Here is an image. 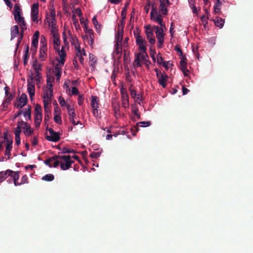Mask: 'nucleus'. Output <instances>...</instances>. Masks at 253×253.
Segmentation results:
<instances>
[{
  "mask_svg": "<svg viewBox=\"0 0 253 253\" xmlns=\"http://www.w3.org/2000/svg\"><path fill=\"white\" fill-rule=\"evenodd\" d=\"M91 106L92 109L98 108L99 107L98 98L96 96H91Z\"/></svg>",
  "mask_w": 253,
  "mask_h": 253,
  "instance_id": "obj_20",
  "label": "nucleus"
},
{
  "mask_svg": "<svg viewBox=\"0 0 253 253\" xmlns=\"http://www.w3.org/2000/svg\"><path fill=\"white\" fill-rule=\"evenodd\" d=\"M85 37H86V41L88 44L91 46H92L94 43V36L93 33L90 35H85Z\"/></svg>",
  "mask_w": 253,
  "mask_h": 253,
  "instance_id": "obj_27",
  "label": "nucleus"
},
{
  "mask_svg": "<svg viewBox=\"0 0 253 253\" xmlns=\"http://www.w3.org/2000/svg\"><path fill=\"white\" fill-rule=\"evenodd\" d=\"M53 96V89H47L45 90L43 95V98L51 100Z\"/></svg>",
  "mask_w": 253,
  "mask_h": 253,
  "instance_id": "obj_19",
  "label": "nucleus"
},
{
  "mask_svg": "<svg viewBox=\"0 0 253 253\" xmlns=\"http://www.w3.org/2000/svg\"><path fill=\"white\" fill-rule=\"evenodd\" d=\"M21 128H20L19 127H16L15 128V130H14V134L15 135H20V133L21 132Z\"/></svg>",
  "mask_w": 253,
  "mask_h": 253,
  "instance_id": "obj_64",
  "label": "nucleus"
},
{
  "mask_svg": "<svg viewBox=\"0 0 253 253\" xmlns=\"http://www.w3.org/2000/svg\"><path fill=\"white\" fill-rule=\"evenodd\" d=\"M214 23L217 27L221 28L223 26L224 20L220 17H217L214 20Z\"/></svg>",
  "mask_w": 253,
  "mask_h": 253,
  "instance_id": "obj_22",
  "label": "nucleus"
},
{
  "mask_svg": "<svg viewBox=\"0 0 253 253\" xmlns=\"http://www.w3.org/2000/svg\"><path fill=\"white\" fill-rule=\"evenodd\" d=\"M58 101L59 102V104L61 106H64L66 105V102L64 100V99L62 96H59L58 98Z\"/></svg>",
  "mask_w": 253,
  "mask_h": 253,
  "instance_id": "obj_56",
  "label": "nucleus"
},
{
  "mask_svg": "<svg viewBox=\"0 0 253 253\" xmlns=\"http://www.w3.org/2000/svg\"><path fill=\"white\" fill-rule=\"evenodd\" d=\"M31 106H29L28 107L27 110L24 112L22 113V114L24 115V116L25 118H27L29 120H31Z\"/></svg>",
  "mask_w": 253,
  "mask_h": 253,
  "instance_id": "obj_26",
  "label": "nucleus"
},
{
  "mask_svg": "<svg viewBox=\"0 0 253 253\" xmlns=\"http://www.w3.org/2000/svg\"><path fill=\"white\" fill-rule=\"evenodd\" d=\"M7 178L6 170L0 172V182H2Z\"/></svg>",
  "mask_w": 253,
  "mask_h": 253,
  "instance_id": "obj_36",
  "label": "nucleus"
},
{
  "mask_svg": "<svg viewBox=\"0 0 253 253\" xmlns=\"http://www.w3.org/2000/svg\"><path fill=\"white\" fill-rule=\"evenodd\" d=\"M134 62L135 63V66L137 67L141 66V63H140V59L139 57V55L138 54H136V57L134 60Z\"/></svg>",
  "mask_w": 253,
  "mask_h": 253,
  "instance_id": "obj_45",
  "label": "nucleus"
},
{
  "mask_svg": "<svg viewBox=\"0 0 253 253\" xmlns=\"http://www.w3.org/2000/svg\"><path fill=\"white\" fill-rule=\"evenodd\" d=\"M157 78L159 84L161 85L163 88H165L167 86V81L168 78V76L164 73L163 74L159 76Z\"/></svg>",
  "mask_w": 253,
  "mask_h": 253,
  "instance_id": "obj_13",
  "label": "nucleus"
},
{
  "mask_svg": "<svg viewBox=\"0 0 253 253\" xmlns=\"http://www.w3.org/2000/svg\"><path fill=\"white\" fill-rule=\"evenodd\" d=\"M14 19L15 20L18 24L20 23L21 21H23L24 20V17H22L21 15H14Z\"/></svg>",
  "mask_w": 253,
  "mask_h": 253,
  "instance_id": "obj_46",
  "label": "nucleus"
},
{
  "mask_svg": "<svg viewBox=\"0 0 253 253\" xmlns=\"http://www.w3.org/2000/svg\"><path fill=\"white\" fill-rule=\"evenodd\" d=\"M132 107V113L134 115H136L138 113V109L136 106V105L134 104L131 105Z\"/></svg>",
  "mask_w": 253,
  "mask_h": 253,
  "instance_id": "obj_47",
  "label": "nucleus"
},
{
  "mask_svg": "<svg viewBox=\"0 0 253 253\" xmlns=\"http://www.w3.org/2000/svg\"><path fill=\"white\" fill-rule=\"evenodd\" d=\"M36 76L34 77V80L35 79V81L37 82V84H41V76L40 73H35Z\"/></svg>",
  "mask_w": 253,
  "mask_h": 253,
  "instance_id": "obj_42",
  "label": "nucleus"
},
{
  "mask_svg": "<svg viewBox=\"0 0 253 253\" xmlns=\"http://www.w3.org/2000/svg\"><path fill=\"white\" fill-rule=\"evenodd\" d=\"M63 66H61V63L57 64L55 66L54 72H61V68Z\"/></svg>",
  "mask_w": 253,
  "mask_h": 253,
  "instance_id": "obj_55",
  "label": "nucleus"
},
{
  "mask_svg": "<svg viewBox=\"0 0 253 253\" xmlns=\"http://www.w3.org/2000/svg\"><path fill=\"white\" fill-rule=\"evenodd\" d=\"M84 98L82 95H79L78 99V103L79 105L81 106L84 102Z\"/></svg>",
  "mask_w": 253,
  "mask_h": 253,
  "instance_id": "obj_62",
  "label": "nucleus"
},
{
  "mask_svg": "<svg viewBox=\"0 0 253 253\" xmlns=\"http://www.w3.org/2000/svg\"><path fill=\"white\" fill-rule=\"evenodd\" d=\"M27 89L29 94L30 97L31 99H33L35 95V83L34 82V77L32 75L29 76L27 79Z\"/></svg>",
  "mask_w": 253,
  "mask_h": 253,
  "instance_id": "obj_4",
  "label": "nucleus"
},
{
  "mask_svg": "<svg viewBox=\"0 0 253 253\" xmlns=\"http://www.w3.org/2000/svg\"><path fill=\"white\" fill-rule=\"evenodd\" d=\"M156 53L155 50L154 49H152V47H150V56H151V58H152L153 61L154 62L156 61V57L155 56V55Z\"/></svg>",
  "mask_w": 253,
  "mask_h": 253,
  "instance_id": "obj_44",
  "label": "nucleus"
},
{
  "mask_svg": "<svg viewBox=\"0 0 253 253\" xmlns=\"http://www.w3.org/2000/svg\"><path fill=\"white\" fill-rule=\"evenodd\" d=\"M145 29V34L146 37L149 42L151 44H153L155 43V39L154 36L153 30L150 27V25H146L144 27Z\"/></svg>",
  "mask_w": 253,
  "mask_h": 253,
  "instance_id": "obj_7",
  "label": "nucleus"
},
{
  "mask_svg": "<svg viewBox=\"0 0 253 253\" xmlns=\"http://www.w3.org/2000/svg\"><path fill=\"white\" fill-rule=\"evenodd\" d=\"M83 27L84 29V31L87 34L86 35H90L93 33L92 29L88 28L86 23H84Z\"/></svg>",
  "mask_w": 253,
  "mask_h": 253,
  "instance_id": "obj_34",
  "label": "nucleus"
},
{
  "mask_svg": "<svg viewBox=\"0 0 253 253\" xmlns=\"http://www.w3.org/2000/svg\"><path fill=\"white\" fill-rule=\"evenodd\" d=\"M117 42L119 43H122L123 40V29L118 28L117 34L116 37Z\"/></svg>",
  "mask_w": 253,
  "mask_h": 253,
  "instance_id": "obj_18",
  "label": "nucleus"
},
{
  "mask_svg": "<svg viewBox=\"0 0 253 253\" xmlns=\"http://www.w3.org/2000/svg\"><path fill=\"white\" fill-rule=\"evenodd\" d=\"M54 178V176L52 174H47L43 176L42 179L44 181H51L53 180Z\"/></svg>",
  "mask_w": 253,
  "mask_h": 253,
  "instance_id": "obj_30",
  "label": "nucleus"
},
{
  "mask_svg": "<svg viewBox=\"0 0 253 253\" xmlns=\"http://www.w3.org/2000/svg\"><path fill=\"white\" fill-rule=\"evenodd\" d=\"M50 116L51 115H50V113H49L44 114V122L45 124H48Z\"/></svg>",
  "mask_w": 253,
  "mask_h": 253,
  "instance_id": "obj_49",
  "label": "nucleus"
},
{
  "mask_svg": "<svg viewBox=\"0 0 253 253\" xmlns=\"http://www.w3.org/2000/svg\"><path fill=\"white\" fill-rule=\"evenodd\" d=\"M71 42L72 44H74L75 46V48H76V46L79 45V41L77 37H73L71 39Z\"/></svg>",
  "mask_w": 253,
  "mask_h": 253,
  "instance_id": "obj_38",
  "label": "nucleus"
},
{
  "mask_svg": "<svg viewBox=\"0 0 253 253\" xmlns=\"http://www.w3.org/2000/svg\"><path fill=\"white\" fill-rule=\"evenodd\" d=\"M16 171H14L12 170H10V169H7L6 170V173H7V177L8 176H10L11 178H12V179H13V176H14V173H15Z\"/></svg>",
  "mask_w": 253,
  "mask_h": 253,
  "instance_id": "obj_57",
  "label": "nucleus"
},
{
  "mask_svg": "<svg viewBox=\"0 0 253 253\" xmlns=\"http://www.w3.org/2000/svg\"><path fill=\"white\" fill-rule=\"evenodd\" d=\"M53 42L54 48L55 50H57L60 48V41L59 36L57 33L53 34Z\"/></svg>",
  "mask_w": 253,
  "mask_h": 253,
  "instance_id": "obj_14",
  "label": "nucleus"
},
{
  "mask_svg": "<svg viewBox=\"0 0 253 253\" xmlns=\"http://www.w3.org/2000/svg\"><path fill=\"white\" fill-rule=\"evenodd\" d=\"M42 109L40 105L37 104L35 108V115H42Z\"/></svg>",
  "mask_w": 253,
  "mask_h": 253,
  "instance_id": "obj_32",
  "label": "nucleus"
},
{
  "mask_svg": "<svg viewBox=\"0 0 253 253\" xmlns=\"http://www.w3.org/2000/svg\"><path fill=\"white\" fill-rule=\"evenodd\" d=\"M50 135L45 137L46 140L52 142H57L60 139V134L55 131L52 128L48 129Z\"/></svg>",
  "mask_w": 253,
  "mask_h": 253,
  "instance_id": "obj_6",
  "label": "nucleus"
},
{
  "mask_svg": "<svg viewBox=\"0 0 253 253\" xmlns=\"http://www.w3.org/2000/svg\"><path fill=\"white\" fill-rule=\"evenodd\" d=\"M128 41H129L128 37H126L125 38V39L124 40V41L123 42V44H122L123 45L124 48H128Z\"/></svg>",
  "mask_w": 253,
  "mask_h": 253,
  "instance_id": "obj_54",
  "label": "nucleus"
},
{
  "mask_svg": "<svg viewBox=\"0 0 253 253\" xmlns=\"http://www.w3.org/2000/svg\"><path fill=\"white\" fill-rule=\"evenodd\" d=\"M154 29L156 30L155 34L158 39L157 46L158 48H162L164 42V30L162 28H160L158 26H155Z\"/></svg>",
  "mask_w": 253,
  "mask_h": 253,
  "instance_id": "obj_2",
  "label": "nucleus"
},
{
  "mask_svg": "<svg viewBox=\"0 0 253 253\" xmlns=\"http://www.w3.org/2000/svg\"><path fill=\"white\" fill-rule=\"evenodd\" d=\"M67 109L68 110V114L69 115V120L72 123V124L74 125H77L80 123V121H78L77 123L75 120V118L76 117V114L75 113V110L73 108H71L70 105H66Z\"/></svg>",
  "mask_w": 253,
  "mask_h": 253,
  "instance_id": "obj_10",
  "label": "nucleus"
},
{
  "mask_svg": "<svg viewBox=\"0 0 253 253\" xmlns=\"http://www.w3.org/2000/svg\"><path fill=\"white\" fill-rule=\"evenodd\" d=\"M222 3V0H217L215 5L214 6V10L215 13H219L220 12V6Z\"/></svg>",
  "mask_w": 253,
  "mask_h": 253,
  "instance_id": "obj_28",
  "label": "nucleus"
},
{
  "mask_svg": "<svg viewBox=\"0 0 253 253\" xmlns=\"http://www.w3.org/2000/svg\"><path fill=\"white\" fill-rule=\"evenodd\" d=\"M65 162V163H61L60 164V168L63 170L70 169L71 167L72 164L74 163V161L71 160V159Z\"/></svg>",
  "mask_w": 253,
  "mask_h": 253,
  "instance_id": "obj_15",
  "label": "nucleus"
},
{
  "mask_svg": "<svg viewBox=\"0 0 253 253\" xmlns=\"http://www.w3.org/2000/svg\"><path fill=\"white\" fill-rule=\"evenodd\" d=\"M125 25V22L124 21V19H122L120 21L118 28L123 29V31H124V27Z\"/></svg>",
  "mask_w": 253,
  "mask_h": 253,
  "instance_id": "obj_61",
  "label": "nucleus"
},
{
  "mask_svg": "<svg viewBox=\"0 0 253 253\" xmlns=\"http://www.w3.org/2000/svg\"><path fill=\"white\" fill-rule=\"evenodd\" d=\"M19 28L17 25H15L11 28V38H15L19 35Z\"/></svg>",
  "mask_w": 253,
  "mask_h": 253,
  "instance_id": "obj_21",
  "label": "nucleus"
},
{
  "mask_svg": "<svg viewBox=\"0 0 253 253\" xmlns=\"http://www.w3.org/2000/svg\"><path fill=\"white\" fill-rule=\"evenodd\" d=\"M122 43H119L116 42L115 44V53L118 56L117 58L119 59L121 58L122 54Z\"/></svg>",
  "mask_w": 253,
  "mask_h": 253,
  "instance_id": "obj_17",
  "label": "nucleus"
},
{
  "mask_svg": "<svg viewBox=\"0 0 253 253\" xmlns=\"http://www.w3.org/2000/svg\"><path fill=\"white\" fill-rule=\"evenodd\" d=\"M27 102V96L25 93H22L18 100V103L19 104H24L26 105Z\"/></svg>",
  "mask_w": 253,
  "mask_h": 253,
  "instance_id": "obj_23",
  "label": "nucleus"
},
{
  "mask_svg": "<svg viewBox=\"0 0 253 253\" xmlns=\"http://www.w3.org/2000/svg\"><path fill=\"white\" fill-rule=\"evenodd\" d=\"M40 43L41 47H47L45 38L42 35L41 37Z\"/></svg>",
  "mask_w": 253,
  "mask_h": 253,
  "instance_id": "obj_40",
  "label": "nucleus"
},
{
  "mask_svg": "<svg viewBox=\"0 0 253 253\" xmlns=\"http://www.w3.org/2000/svg\"><path fill=\"white\" fill-rule=\"evenodd\" d=\"M46 84L47 85V89H53L52 88V81L51 80V79L50 78H47V81H46Z\"/></svg>",
  "mask_w": 253,
  "mask_h": 253,
  "instance_id": "obj_48",
  "label": "nucleus"
},
{
  "mask_svg": "<svg viewBox=\"0 0 253 253\" xmlns=\"http://www.w3.org/2000/svg\"><path fill=\"white\" fill-rule=\"evenodd\" d=\"M39 3H34L31 8V17L33 22H38Z\"/></svg>",
  "mask_w": 253,
  "mask_h": 253,
  "instance_id": "obj_9",
  "label": "nucleus"
},
{
  "mask_svg": "<svg viewBox=\"0 0 253 253\" xmlns=\"http://www.w3.org/2000/svg\"><path fill=\"white\" fill-rule=\"evenodd\" d=\"M47 47H40L39 58L42 61H44L47 56Z\"/></svg>",
  "mask_w": 253,
  "mask_h": 253,
  "instance_id": "obj_16",
  "label": "nucleus"
},
{
  "mask_svg": "<svg viewBox=\"0 0 253 253\" xmlns=\"http://www.w3.org/2000/svg\"><path fill=\"white\" fill-rule=\"evenodd\" d=\"M21 9L20 7V6L17 4H16L14 5V12H13V15H21Z\"/></svg>",
  "mask_w": 253,
  "mask_h": 253,
  "instance_id": "obj_31",
  "label": "nucleus"
},
{
  "mask_svg": "<svg viewBox=\"0 0 253 253\" xmlns=\"http://www.w3.org/2000/svg\"><path fill=\"white\" fill-rule=\"evenodd\" d=\"M71 157L70 155H63V156H60L59 159H62L64 160V161H66L69 159H70Z\"/></svg>",
  "mask_w": 253,
  "mask_h": 253,
  "instance_id": "obj_63",
  "label": "nucleus"
},
{
  "mask_svg": "<svg viewBox=\"0 0 253 253\" xmlns=\"http://www.w3.org/2000/svg\"><path fill=\"white\" fill-rule=\"evenodd\" d=\"M160 10L161 11L163 15H167L168 9L166 7V5H169L170 4L169 0H164L163 1H160Z\"/></svg>",
  "mask_w": 253,
  "mask_h": 253,
  "instance_id": "obj_12",
  "label": "nucleus"
},
{
  "mask_svg": "<svg viewBox=\"0 0 253 253\" xmlns=\"http://www.w3.org/2000/svg\"><path fill=\"white\" fill-rule=\"evenodd\" d=\"M54 120L55 122L58 124H62V119L61 117L60 116V115L56 114L54 116Z\"/></svg>",
  "mask_w": 253,
  "mask_h": 253,
  "instance_id": "obj_39",
  "label": "nucleus"
},
{
  "mask_svg": "<svg viewBox=\"0 0 253 253\" xmlns=\"http://www.w3.org/2000/svg\"><path fill=\"white\" fill-rule=\"evenodd\" d=\"M4 142H6V144H9L10 142H11V145H12L13 140L8 138L7 134L6 133L4 134Z\"/></svg>",
  "mask_w": 253,
  "mask_h": 253,
  "instance_id": "obj_52",
  "label": "nucleus"
},
{
  "mask_svg": "<svg viewBox=\"0 0 253 253\" xmlns=\"http://www.w3.org/2000/svg\"><path fill=\"white\" fill-rule=\"evenodd\" d=\"M56 51H58V55L60 58V59H57V60L59 63H61V66H63L65 62V58L66 56V54L64 50V48L63 46H62L61 50H59V49Z\"/></svg>",
  "mask_w": 253,
  "mask_h": 253,
  "instance_id": "obj_11",
  "label": "nucleus"
},
{
  "mask_svg": "<svg viewBox=\"0 0 253 253\" xmlns=\"http://www.w3.org/2000/svg\"><path fill=\"white\" fill-rule=\"evenodd\" d=\"M101 155V152H92L90 154V157L93 159H97L98 157H99Z\"/></svg>",
  "mask_w": 253,
  "mask_h": 253,
  "instance_id": "obj_43",
  "label": "nucleus"
},
{
  "mask_svg": "<svg viewBox=\"0 0 253 253\" xmlns=\"http://www.w3.org/2000/svg\"><path fill=\"white\" fill-rule=\"evenodd\" d=\"M76 50L77 51V53H76L77 56H86V55L84 49H81L80 45L76 46Z\"/></svg>",
  "mask_w": 253,
  "mask_h": 253,
  "instance_id": "obj_24",
  "label": "nucleus"
},
{
  "mask_svg": "<svg viewBox=\"0 0 253 253\" xmlns=\"http://www.w3.org/2000/svg\"><path fill=\"white\" fill-rule=\"evenodd\" d=\"M76 151L73 149H71L66 147H63L62 149V152L60 153H75Z\"/></svg>",
  "mask_w": 253,
  "mask_h": 253,
  "instance_id": "obj_35",
  "label": "nucleus"
},
{
  "mask_svg": "<svg viewBox=\"0 0 253 253\" xmlns=\"http://www.w3.org/2000/svg\"><path fill=\"white\" fill-rule=\"evenodd\" d=\"M133 35L136 39V43L139 47V49L143 53H146L147 47L146 40L140 35L138 30L133 31Z\"/></svg>",
  "mask_w": 253,
  "mask_h": 253,
  "instance_id": "obj_1",
  "label": "nucleus"
},
{
  "mask_svg": "<svg viewBox=\"0 0 253 253\" xmlns=\"http://www.w3.org/2000/svg\"><path fill=\"white\" fill-rule=\"evenodd\" d=\"M19 173H20V172L17 171H16L15 173L13 174L14 176H13V180L14 182V184L16 186H19V182H18V180L19 179V176H20Z\"/></svg>",
  "mask_w": 253,
  "mask_h": 253,
  "instance_id": "obj_29",
  "label": "nucleus"
},
{
  "mask_svg": "<svg viewBox=\"0 0 253 253\" xmlns=\"http://www.w3.org/2000/svg\"><path fill=\"white\" fill-rule=\"evenodd\" d=\"M18 24L20 25V26L21 28V31L20 35H21V39H22L23 37V35L24 32V31L27 29L26 23L24 20L23 21H22L20 23H19Z\"/></svg>",
  "mask_w": 253,
  "mask_h": 253,
  "instance_id": "obj_25",
  "label": "nucleus"
},
{
  "mask_svg": "<svg viewBox=\"0 0 253 253\" xmlns=\"http://www.w3.org/2000/svg\"><path fill=\"white\" fill-rule=\"evenodd\" d=\"M158 12L157 8L153 5L152 7V10L150 13L151 18L152 20L157 22L162 27H165V25L163 24L162 16L159 14L157 15Z\"/></svg>",
  "mask_w": 253,
  "mask_h": 253,
  "instance_id": "obj_3",
  "label": "nucleus"
},
{
  "mask_svg": "<svg viewBox=\"0 0 253 253\" xmlns=\"http://www.w3.org/2000/svg\"><path fill=\"white\" fill-rule=\"evenodd\" d=\"M34 130L32 128L28 129L27 130H24V133L25 135L29 136L33 133Z\"/></svg>",
  "mask_w": 253,
  "mask_h": 253,
  "instance_id": "obj_51",
  "label": "nucleus"
},
{
  "mask_svg": "<svg viewBox=\"0 0 253 253\" xmlns=\"http://www.w3.org/2000/svg\"><path fill=\"white\" fill-rule=\"evenodd\" d=\"M151 123L150 121H143L137 123V126L141 127L149 126L151 125Z\"/></svg>",
  "mask_w": 253,
  "mask_h": 253,
  "instance_id": "obj_33",
  "label": "nucleus"
},
{
  "mask_svg": "<svg viewBox=\"0 0 253 253\" xmlns=\"http://www.w3.org/2000/svg\"><path fill=\"white\" fill-rule=\"evenodd\" d=\"M122 104L124 108H127L129 106L128 95L126 88L122 87L121 88Z\"/></svg>",
  "mask_w": 253,
  "mask_h": 253,
  "instance_id": "obj_5",
  "label": "nucleus"
},
{
  "mask_svg": "<svg viewBox=\"0 0 253 253\" xmlns=\"http://www.w3.org/2000/svg\"><path fill=\"white\" fill-rule=\"evenodd\" d=\"M89 59L90 61H91L93 62V64H95L97 62V59L94 56V55L89 54Z\"/></svg>",
  "mask_w": 253,
  "mask_h": 253,
  "instance_id": "obj_58",
  "label": "nucleus"
},
{
  "mask_svg": "<svg viewBox=\"0 0 253 253\" xmlns=\"http://www.w3.org/2000/svg\"><path fill=\"white\" fill-rule=\"evenodd\" d=\"M28 183V178L26 175H24L21 178V182L19 183V186L25 183Z\"/></svg>",
  "mask_w": 253,
  "mask_h": 253,
  "instance_id": "obj_41",
  "label": "nucleus"
},
{
  "mask_svg": "<svg viewBox=\"0 0 253 253\" xmlns=\"http://www.w3.org/2000/svg\"><path fill=\"white\" fill-rule=\"evenodd\" d=\"M163 61V58L162 56V54L159 53L157 55V63L158 64L161 65L162 64Z\"/></svg>",
  "mask_w": 253,
  "mask_h": 253,
  "instance_id": "obj_50",
  "label": "nucleus"
},
{
  "mask_svg": "<svg viewBox=\"0 0 253 253\" xmlns=\"http://www.w3.org/2000/svg\"><path fill=\"white\" fill-rule=\"evenodd\" d=\"M38 39H37V38H33L32 41V46H38Z\"/></svg>",
  "mask_w": 253,
  "mask_h": 253,
  "instance_id": "obj_53",
  "label": "nucleus"
},
{
  "mask_svg": "<svg viewBox=\"0 0 253 253\" xmlns=\"http://www.w3.org/2000/svg\"><path fill=\"white\" fill-rule=\"evenodd\" d=\"M162 66L166 68V70H168L173 65L170 63V61H163Z\"/></svg>",
  "mask_w": 253,
  "mask_h": 253,
  "instance_id": "obj_37",
  "label": "nucleus"
},
{
  "mask_svg": "<svg viewBox=\"0 0 253 253\" xmlns=\"http://www.w3.org/2000/svg\"><path fill=\"white\" fill-rule=\"evenodd\" d=\"M41 66L42 65L41 64H38V65L33 67L35 73H40V71L42 70Z\"/></svg>",
  "mask_w": 253,
  "mask_h": 253,
  "instance_id": "obj_59",
  "label": "nucleus"
},
{
  "mask_svg": "<svg viewBox=\"0 0 253 253\" xmlns=\"http://www.w3.org/2000/svg\"><path fill=\"white\" fill-rule=\"evenodd\" d=\"M181 56V61L180 62V69L185 76H187L189 72L187 69V59L185 55L182 54Z\"/></svg>",
  "mask_w": 253,
  "mask_h": 253,
  "instance_id": "obj_8",
  "label": "nucleus"
},
{
  "mask_svg": "<svg viewBox=\"0 0 253 253\" xmlns=\"http://www.w3.org/2000/svg\"><path fill=\"white\" fill-rule=\"evenodd\" d=\"M139 126H134L133 127H132L131 128V132L133 133H132V135H135V133L137 131H138L139 130V128H138V127Z\"/></svg>",
  "mask_w": 253,
  "mask_h": 253,
  "instance_id": "obj_60",
  "label": "nucleus"
}]
</instances>
